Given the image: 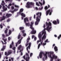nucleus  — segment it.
<instances>
[{"mask_svg": "<svg viewBox=\"0 0 61 61\" xmlns=\"http://www.w3.org/2000/svg\"><path fill=\"white\" fill-rule=\"evenodd\" d=\"M42 15V13L41 12H38L36 13V15L37 16L36 17V21L35 25H37L40 21V19L41 18V16Z\"/></svg>", "mask_w": 61, "mask_h": 61, "instance_id": "1", "label": "nucleus"}, {"mask_svg": "<svg viewBox=\"0 0 61 61\" xmlns=\"http://www.w3.org/2000/svg\"><path fill=\"white\" fill-rule=\"evenodd\" d=\"M46 26H48L46 28V30H47L49 32H50V31H51V28H52V27H49V26H52L51 23L50 22H49V23H48L47 22H46Z\"/></svg>", "mask_w": 61, "mask_h": 61, "instance_id": "2", "label": "nucleus"}, {"mask_svg": "<svg viewBox=\"0 0 61 61\" xmlns=\"http://www.w3.org/2000/svg\"><path fill=\"white\" fill-rule=\"evenodd\" d=\"M46 28H45L44 30V31L43 32V31L42 33V35H43V34H44V35L42 38V40H44V39L45 40V39H46V32L45 31H46Z\"/></svg>", "mask_w": 61, "mask_h": 61, "instance_id": "3", "label": "nucleus"}, {"mask_svg": "<svg viewBox=\"0 0 61 61\" xmlns=\"http://www.w3.org/2000/svg\"><path fill=\"white\" fill-rule=\"evenodd\" d=\"M34 24V22L33 21L31 22V25L30 24V23L28 22V23H26L25 24V25H26V26H30V28H33V25Z\"/></svg>", "mask_w": 61, "mask_h": 61, "instance_id": "4", "label": "nucleus"}, {"mask_svg": "<svg viewBox=\"0 0 61 61\" xmlns=\"http://www.w3.org/2000/svg\"><path fill=\"white\" fill-rule=\"evenodd\" d=\"M33 5L32 2H28L27 3V5L26 6V7L27 8H30L31 7V5Z\"/></svg>", "mask_w": 61, "mask_h": 61, "instance_id": "5", "label": "nucleus"}, {"mask_svg": "<svg viewBox=\"0 0 61 61\" xmlns=\"http://www.w3.org/2000/svg\"><path fill=\"white\" fill-rule=\"evenodd\" d=\"M50 58H51V59L50 61H53V59H57V56H56L55 55H52V57L51 56V55H50Z\"/></svg>", "mask_w": 61, "mask_h": 61, "instance_id": "6", "label": "nucleus"}, {"mask_svg": "<svg viewBox=\"0 0 61 61\" xmlns=\"http://www.w3.org/2000/svg\"><path fill=\"white\" fill-rule=\"evenodd\" d=\"M30 28L32 29L31 31L30 32V34H35L36 32V30H35V29L33 28Z\"/></svg>", "mask_w": 61, "mask_h": 61, "instance_id": "7", "label": "nucleus"}, {"mask_svg": "<svg viewBox=\"0 0 61 61\" xmlns=\"http://www.w3.org/2000/svg\"><path fill=\"white\" fill-rule=\"evenodd\" d=\"M7 18V17L6 16L4 15H3L2 16V17H1V19L0 20V22H2L3 21V20H4L5 19V18Z\"/></svg>", "mask_w": 61, "mask_h": 61, "instance_id": "8", "label": "nucleus"}, {"mask_svg": "<svg viewBox=\"0 0 61 61\" xmlns=\"http://www.w3.org/2000/svg\"><path fill=\"white\" fill-rule=\"evenodd\" d=\"M2 9L3 10H1V11L2 12H4V11L7 10V8L5 7V6H3L2 7Z\"/></svg>", "mask_w": 61, "mask_h": 61, "instance_id": "9", "label": "nucleus"}, {"mask_svg": "<svg viewBox=\"0 0 61 61\" xmlns=\"http://www.w3.org/2000/svg\"><path fill=\"white\" fill-rule=\"evenodd\" d=\"M23 58L26 61H29V60L30 59V57H28V58H27V57H26V58H25V56L24 55L23 57Z\"/></svg>", "mask_w": 61, "mask_h": 61, "instance_id": "10", "label": "nucleus"}, {"mask_svg": "<svg viewBox=\"0 0 61 61\" xmlns=\"http://www.w3.org/2000/svg\"><path fill=\"white\" fill-rule=\"evenodd\" d=\"M6 30H5V33L6 34V36H9V35L7 34V32L8 31V29L6 28Z\"/></svg>", "mask_w": 61, "mask_h": 61, "instance_id": "11", "label": "nucleus"}, {"mask_svg": "<svg viewBox=\"0 0 61 61\" xmlns=\"http://www.w3.org/2000/svg\"><path fill=\"white\" fill-rule=\"evenodd\" d=\"M31 43L30 42L29 43V46L28 47H27L26 48L27 50L28 51V48L29 49H30V47H31Z\"/></svg>", "mask_w": 61, "mask_h": 61, "instance_id": "12", "label": "nucleus"}, {"mask_svg": "<svg viewBox=\"0 0 61 61\" xmlns=\"http://www.w3.org/2000/svg\"><path fill=\"white\" fill-rule=\"evenodd\" d=\"M54 52L52 51L48 52V55L49 54H50V55H49L48 56L50 57V56H51V57H52V56H51V55H53V54H54Z\"/></svg>", "mask_w": 61, "mask_h": 61, "instance_id": "13", "label": "nucleus"}, {"mask_svg": "<svg viewBox=\"0 0 61 61\" xmlns=\"http://www.w3.org/2000/svg\"><path fill=\"white\" fill-rule=\"evenodd\" d=\"M12 14H6V17H7V18H9L11 16H12Z\"/></svg>", "mask_w": 61, "mask_h": 61, "instance_id": "14", "label": "nucleus"}, {"mask_svg": "<svg viewBox=\"0 0 61 61\" xmlns=\"http://www.w3.org/2000/svg\"><path fill=\"white\" fill-rule=\"evenodd\" d=\"M24 20L25 23H26V22H28V19L26 17L24 18Z\"/></svg>", "mask_w": 61, "mask_h": 61, "instance_id": "15", "label": "nucleus"}, {"mask_svg": "<svg viewBox=\"0 0 61 61\" xmlns=\"http://www.w3.org/2000/svg\"><path fill=\"white\" fill-rule=\"evenodd\" d=\"M42 54L43 55V52H41L39 55V56L40 58H41L42 57Z\"/></svg>", "mask_w": 61, "mask_h": 61, "instance_id": "16", "label": "nucleus"}, {"mask_svg": "<svg viewBox=\"0 0 61 61\" xmlns=\"http://www.w3.org/2000/svg\"><path fill=\"white\" fill-rule=\"evenodd\" d=\"M13 45H14V42H13V41H12L11 44L10 45V49L12 48Z\"/></svg>", "mask_w": 61, "mask_h": 61, "instance_id": "17", "label": "nucleus"}, {"mask_svg": "<svg viewBox=\"0 0 61 61\" xmlns=\"http://www.w3.org/2000/svg\"><path fill=\"white\" fill-rule=\"evenodd\" d=\"M51 10L49 9L46 12V15L47 16L48 15V14H49V13L50 12V11H51Z\"/></svg>", "mask_w": 61, "mask_h": 61, "instance_id": "18", "label": "nucleus"}, {"mask_svg": "<svg viewBox=\"0 0 61 61\" xmlns=\"http://www.w3.org/2000/svg\"><path fill=\"white\" fill-rule=\"evenodd\" d=\"M52 23L54 25H56L57 24V21L56 20H54L52 21Z\"/></svg>", "mask_w": 61, "mask_h": 61, "instance_id": "19", "label": "nucleus"}, {"mask_svg": "<svg viewBox=\"0 0 61 61\" xmlns=\"http://www.w3.org/2000/svg\"><path fill=\"white\" fill-rule=\"evenodd\" d=\"M29 41L27 40L26 43L25 44L26 46H27L29 45V43H29Z\"/></svg>", "mask_w": 61, "mask_h": 61, "instance_id": "20", "label": "nucleus"}, {"mask_svg": "<svg viewBox=\"0 0 61 61\" xmlns=\"http://www.w3.org/2000/svg\"><path fill=\"white\" fill-rule=\"evenodd\" d=\"M54 49L55 51H58V49H57V47H56V46H55L54 47Z\"/></svg>", "mask_w": 61, "mask_h": 61, "instance_id": "21", "label": "nucleus"}, {"mask_svg": "<svg viewBox=\"0 0 61 61\" xmlns=\"http://www.w3.org/2000/svg\"><path fill=\"white\" fill-rule=\"evenodd\" d=\"M21 15L22 17H25V14H24L23 13H22L21 14Z\"/></svg>", "mask_w": 61, "mask_h": 61, "instance_id": "22", "label": "nucleus"}, {"mask_svg": "<svg viewBox=\"0 0 61 61\" xmlns=\"http://www.w3.org/2000/svg\"><path fill=\"white\" fill-rule=\"evenodd\" d=\"M11 34H12V30H9V31L8 32V34H9L8 35L9 36V35H11Z\"/></svg>", "mask_w": 61, "mask_h": 61, "instance_id": "23", "label": "nucleus"}, {"mask_svg": "<svg viewBox=\"0 0 61 61\" xmlns=\"http://www.w3.org/2000/svg\"><path fill=\"white\" fill-rule=\"evenodd\" d=\"M38 37L39 38H41L42 35H41V33H40L39 34Z\"/></svg>", "mask_w": 61, "mask_h": 61, "instance_id": "24", "label": "nucleus"}, {"mask_svg": "<svg viewBox=\"0 0 61 61\" xmlns=\"http://www.w3.org/2000/svg\"><path fill=\"white\" fill-rule=\"evenodd\" d=\"M24 29V27H20L19 28V29L20 30H22Z\"/></svg>", "mask_w": 61, "mask_h": 61, "instance_id": "25", "label": "nucleus"}, {"mask_svg": "<svg viewBox=\"0 0 61 61\" xmlns=\"http://www.w3.org/2000/svg\"><path fill=\"white\" fill-rule=\"evenodd\" d=\"M22 47V46L21 45H20L19 46V47H18V50H20V49H21Z\"/></svg>", "mask_w": 61, "mask_h": 61, "instance_id": "26", "label": "nucleus"}, {"mask_svg": "<svg viewBox=\"0 0 61 61\" xmlns=\"http://www.w3.org/2000/svg\"><path fill=\"white\" fill-rule=\"evenodd\" d=\"M1 5H3V6H5L4 5H5V2L4 0H2V3L1 4Z\"/></svg>", "mask_w": 61, "mask_h": 61, "instance_id": "27", "label": "nucleus"}, {"mask_svg": "<svg viewBox=\"0 0 61 61\" xmlns=\"http://www.w3.org/2000/svg\"><path fill=\"white\" fill-rule=\"evenodd\" d=\"M23 11H24V9H23L22 8L21 9H20L19 12L21 13V12H23Z\"/></svg>", "mask_w": 61, "mask_h": 61, "instance_id": "28", "label": "nucleus"}, {"mask_svg": "<svg viewBox=\"0 0 61 61\" xmlns=\"http://www.w3.org/2000/svg\"><path fill=\"white\" fill-rule=\"evenodd\" d=\"M6 40H7V39H5L4 40V42H5V43H4V44L5 45H6V44L7 43V42H6Z\"/></svg>", "mask_w": 61, "mask_h": 61, "instance_id": "29", "label": "nucleus"}, {"mask_svg": "<svg viewBox=\"0 0 61 61\" xmlns=\"http://www.w3.org/2000/svg\"><path fill=\"white\" fill-rule=\"evenodd\" d=\"M53 11V10H52V8L50 11V12H49L50 13L49 14V15H51V14H52V12Z\"/></svg>", "mask_w": 61, "mask_h": 61, "instance_id": "30", "label": "nucleus"}, {"mask_svg": "<svg viewBox=\"0 0 61 61\" xmlns=\"http://www.w3.org/2000/svg\"><path fill=\"white\" fill-rule=\"evenodd\" d=\"M21 14V13L20 12H18L17 13V16H19V15Z\"/></svg>", "mask_w": 61, "mask_h": 61, "instance_id": "31", "label": "nucleus"}, {"mask_svg": "<svg viewBox=\"0 0 61 61\" xmlns=\"http://www.w3.org/2000/svg\"><path fill=\"white\" fill-rule=\"evenodd\" d=\"M21 35H20V34H19L18 37V39H20V38L21 37Z\"/></svg>", "mask_w": 61, "mask_h": 61, "instance_id": "32", "label": "nucleus"}, {"mask_svg": "<svg viewBox=\"0 0 61 61\" xmlns=\"http://www.w3.org/2000/svg\"><path fill=\"white\" fill-rule=\"evenodd\" d=\"M26 57H27L28 58V57H30L29 56V54L27 53H26Z\"/></svg>", "mask_w": 61, "mask_h": 61, "instance_id": "33", "label": "nucleus"}, {"mask_svg": "<svg viewBox=\"0 0 61 61\" xmlns=\"http://www.w3.org/2000/svg\"><path fill=\"white\" fill-rule=\"evenodd\" d=\"M19 44H21V39H20L18 41Z\"/></svg>", "mask_w": 61, "mask_h": 61, "instance_id": "34", "label": "nucleus"}, {"mask_svg": "<svg viewBox=\"0 0 61 61\" xmlns=\"http://www.w3.org/2000/svg\"><path fill=\"white\" fill-rule=\"evenodd\" d=\"M22 49L21 50H20V52H21V51H23V50H24V46H23L22 47Z\"/></svg>", "mask_w": 61, "mask_h": 61, "instance_id": "35", "label": "nucleus"}, {"mask_svg": "<svg viewBox=\"0 0 61 61\" xmlns=\"http://www.w3.org/2000/svg\"><path fill=\"white\" fill-rule=\"evenodd\" d=\"M47 52H46L45 54L43 52V55L44 56H47Z\"/></svg>", "mask_w": 61, "mask_h": 61, "instance_id": "36", "label": "nucleus"}, {"mask_svg": "<svg viewBox=\"0 0 61 61\" xmlns=\"http://www.w3.org/2000/svg\"><path fill=\"white\" fill-rule=\"evenodd\" d=\"M57 23L58 24H59V19H57Z\"/></svg>", "mask_w": 61, "mask_h": 61, "instance_id": "37", "label": "nucleus"}, {"mask_svg": "<svg viewBox=\"0 0 61 61\" xmlns=\"http://www.w3.org/2000/svg\"><path fill=\"white\" fill-rule=\"evenodd\" d=\"M11 53H12V52H11V51H8V55H9L10 54H11Z\"/></svg>", "mask_w": 61, "mask_h": 61, "instance_id": "38", "label": "nucleus"}, {"mask_svg": "<svg viewBox=\"0 0 61 61\" xmlns=\"http://www.w3.org/2000/svg\"><path fill=\"white\" fill-rule=\"evenodd\" d=\"M14 6H15V7H16V8H18L19 7L18 6L16 5H15Z\"/></svg>", "mask_w": 61, "mask_h": 61, "instance_id": "39", "label": "nucleus"}, {"mask_svg": "<svg viewBox=\"0 0 61 61\" xmlns=\"http://www.w3.org/2000/svg\"><path fill=\"white\" fill-rule=\"evenodd\" d=\"M40 46H41V44H40L39 43L38 46V49H39L40 47Z\"/></svg>", "mask_w": 61, "mask_h": 61, "instance_id": "40", "label": "nucleus"}, {"mask_svg": "<svg viewBox=\"0 0 61 61\" xmlns=\"http://www.w3.org/2000/svg\"><path fill=\"white\" fill-rule=\"evenodd\" d=\"M36 5H37V6H40V5H39V4H38V2H36Z\"/></svg>", "mask_w": 61, "mask_h": 61, "instance_id": "41", "label": "nucleus"}, {"mask_svg": "<svg viewBox=\"0 0 61 61\" xmlns=\"http://www.w3.org/2000/svg\"><path fill=\"white\" fill-rule=\"evenodd\" d=\"M48 8L47 7V6H46L45 7V10H47L48 9Z\"/></svg>", "mask_w": 61, "mask_h": 61, "instance_id": "42", "label": "nucleus"}, {"mask_svg": "<svg viewBox=\"0 0 61 61\" xmlns=\"http://www.w3.org/2000/svg\"><path fill=\"white\" fill-rule=\"evenodd\" d=\"M2 36L3 38H5V35L4 34H2Z\"/></svg>", "mask_w": 61, "mask_h": 61, "instance_id": "43", "label": "nucleus"}, {"mask_svg": "<svg viewBox=\"0 0 61 61\" xmlns=\"http://www.w3.org/2000/svg\"><path fill=\"white\" fill-rule=\"evenodd\" d=\"M23 34V36H24V37L25 36H26V33H24Z\"/></svg>", "mask_w": 61, "mask_h": 61, "instance_id": "44", "label": "nucleus"}, {"mask_svg": "<svg viewBox=\"0 0 61 61\" xmlns=\"http://www.w3.org/2000/svg\"><path fill=\"white\" fill-rule=\"evenodd\" d=\"M11 59L12 60V61H14V58L13 57L11 58Z\"/></svg>", "mask_w": 61, "mask_h": 61, "instance_id": "45", "label": "nucleus"}, {"mask_svg": "<svg viewBox=\"0 0 61 61\" xmlns=\"http://www.w3.org/2000/svg\"><path fill=\"white\" fill-rule=\"evenodd\" d=\"M46 43H42V45L43 46H45L46 45Z\"/></svg>", "mask_w": 61, "mask_h": 61, "instance_id": "46", "label": "nucleus"}, {"mask_svg": "<svg viewBox=\"0 0 61 61\" xmlns=\"http://www.w3.org/2000/svg\"><path fill=\"white\" fill-rule=\"evenodd\" d=\"M11 9L12 10H13V9H14L15 8H14V6H12L11 7Z\"/></svg>", "mask_w": 61, "mask_h": 61, "instance_id": "47", "label": "nucleus"}, {"mask_svg": "<svg viewBox=\"0 0 61 61\" xmlns=\"http://www.w3.org/2000/svg\"><path fill=\"white\" fill-rule=\"evenodd\" d=\"M0 28L2 29L3 28V26L2 25L0 24Z\"/></svg>", "mask_w": 61, "mask_h": 61, "instance_id": "48", "label": "nucleus"}, {"mask_svg": "<svg viewBox=\"0 0 61 61\" xmlns=\"http://www.w3.org/2000/svg\"><path fill=\"white\" fill-rule=\"evenodd\" d=\"M33 53H31L30 54V57H32V55H33Z\"/></svg>", "mask_w": 61, "mask_h": 61, "instance_id": "49", "label": "nucleus"}, {"mask_svg": "<svg viewBox=\"0 0 61 61\" xmlns=\"http://www.w3.org/2000/svg\"><path fill=\"white\" fill-rule=\"evenodd\" d=\"M11 39V38L10 37H9L8 38V39L9 41L10 40V39Z\"/></svg>", "mask_w": 61, "mask_h": 61, "instance_id": "50", "label": "nucleus"}, {"mask_svg": "<svg viewBox=\"0 0 61 61\" xmlns=\"http://www.w3.org/2000/svg\"><path fill=\"white\" fill-rule=\"evenodd\" d=\"M12 49L14 50H15V47H14L13 48H12Z\"/></svg>", "mask_w": 61, "mask_h": 61, "instance_id": "51", "label": "nucleus"}, {"mask_svg": "<svg viewBox=\"0 0 61 61\" xmlns=\"http://www.w3.org/2000/svg\"><path fill=\"white\" fill-rule=\"evenodd\" d=\"M45 4V0H43V4L44 5Z\"/></svg>", "mask_w": 61, "mask_h": 61, "instance_id": "52", "label": "nucleus"}, {"mask_svg": "<svg viewBox=\"0 0 61 61\" xmlns=\"http://www.w3.org/2000/svg\"><path fill=\"white\" fill-rule=\"evenodd\" d=\"M25 30H23L22 31V33L23 34L25 32Z\"/></svg>", "mask_w": 61, "mask_h": 61, "instance_id": "53", "label": "nucleus"}, {"mask_svg": "<svg viewBox=\"0 0 61 61\" xmlns=\"http://www.w3.org/2000/svg\"><path fill=\"white\" fill-rule=\"evenodd\" d=\"M12 4H11V3H10L9 5L8 6H12Z\"/></svg>", "mask_w": 61, "mask_h": 61, "instance_id": "54", "label": "nucleus"}, {"mask_svg": "<svg viewBox=\"0 0 61 61\" xmlns=\"http://www.w3.org/2000/svg\"><path fill=\"white\" fill-rule=\"evenodd\" d=\"M39 4H40V5H42V3H41V2H39Z\"/></svg>", "mask_w": 61, "mask_h": 61, "instance_id": "55", "label": "nucleus"}, {"mask_svg": "<svg viewBox=\"0 0 61 61\" xmlns=\"http://www.w3.org/2000/svg\"><path fill=\"white\" fill-rule=\"evenodd\" d=\"M18 9H14L15 11H17L18 10Z\"/></svg>", "mask_w": 61, "mask_h": 61, "instance_id": "56", "label": "nucleus"}, {"mask_svg": "<svg viewBox=\"0 0 61 61\" xmlns=\"http://www.w3.org/2000/svg\"><path fill=\"white\" fill-rule=\"evenodd\" d=\"M19 58H20V57L19 56L18 57H17V58H16L17 60H19Z\"/></svg>", "mask_w": 61, "mask_h": 61, "instance_id": "57", "label": "nucleus"}, {"mask_svg": "<svg viewBox=\"0 0 61 61\" xmlns=\"http://www.w3.org/2000/svg\"><path fill=\"white\" fill-rule=\"evenodd\" d=\"M32 39H33L34 37H35V36L34 35H33L32 36Z\"/></svg>", "mask_w": 61, "mask_h": 61, "instance_id": "58", "label": "nucleus"}, {"mask_svg": "<svg viewBox=\"0 0 61 61\" xmlns=\"http://www.w3.org/2000/svg\"><path fill=\"white\" fill-rule=\"evenodd\" d=\"M10 19H8L7 20V22H9V21H10Z\"/></svg>", "mask_w": 61, "mask_h": 61, "instance_id": "59", "label": "nucleus"}, {"mask_svg": "<svg viewBox=\"0 0 61 61\" xmlns=\"http://www.w3.org/2000/svg\"><path fill=\"white\" fill-rule=\"evenodd\" d=\"M48 39H46L45 41V42L46 43V42H47V41H48Z\"/></svg>", "mask_w": 61, "mask_h": 61, "instance_id": "60", "label": "nucleus"}, {"mask_svg": "<svg viewBox=\"0 0 61 61\" xmlns=\"http://www.w3.org/2000/svg\"><path fill=\"white\" fill-rule=\"evenodd\" d=\"M44 56H45L46 59H47V55H44Z\"/></svg>", "mask_w": 61, "mask_h": 61, "instance_id": "61", "label": "nucleus"}, {"mask_svg": "<svg viewBox=\"0 0 61 61\" xmlns=\"http://www.w3.org/2000/svg\"><path fill=\"white\" fill-rule=\"evenodd\" d=\"M14 12L15 11L14 10L12 11H11V13H12V14H14Z\"/></svg>", "mask_w": 61, "mask_h": 61, "instance_id": "62", "label": "nucleus"}, {"mask_svg": "<svg viewBox=\"0 0 61 61\" xmlns=\"http://www.w3.org/2000/svg\"><path fill=\"white\" fill-rule=\"evenodd\" d=\"M34 41H36V37H35V38H34Z\"/></svg>", "mask_w": 61, "mask_h": 61, "instance_id": "63", "label": "nucleus"}, {"mask_svg": "<svg viewBox=\"0 0 61 61\" xmlns=\"http://www.w3.org/2000/svg\"><path fill=\"white\" fill-rule=\"evenodd\" d=\"M7 52H5V55H7Z\"/></svg>", "mask_w": 61, "mask_h": 61, "instance_id": "64", "label": "nucleus"}]
</instances>
